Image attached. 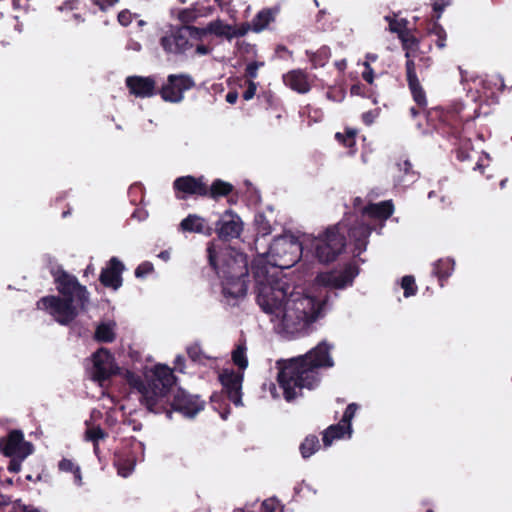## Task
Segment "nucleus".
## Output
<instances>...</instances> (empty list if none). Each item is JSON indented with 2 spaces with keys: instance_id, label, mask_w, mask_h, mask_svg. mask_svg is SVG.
<instances>
[{
  "instance_id": "f257e3e1",
  "label": "nucleus",
  "mask_w": 512,
  "mask_h": 512,
  "mask_svg": "<svg viewBox=\"0 0 512 512\" xmlns=\"http://www.w3.org/2000/svg\"><path fill=\"white\" fill-rule=\"evenodd\" d=\"M127 378L141 393V403L155 414H165L171 419L173 412H178L186 418H193L205 408L206 402L200 395L191 394L181 387L175 388L177 377L165 364H156L146 382L131 372Z\"/></svg>"
},
{
  "instance_id": "f03ea898",
  "label": "nucleus",
  "mask_w": 512,
  "mask_h": 512,
  "mask_svg": "<svg viewBox=\"0 0 512 512\" xmlns=\"http://www.w3.org/2000/svg\"><path fill=\"white\" fill-rule=\"evenodd\" d=\"M289 289L288 283L283 287L264 286L256 300L263 312L280 319L286 332L294 333L314 322L322 307L315 297L299 292L289 294Z\"/></svg>"
},
{
  "instance_id": "7ed1b4c3",
  "label": "nucleus",
  "mask_w": 512,
  "mask_h": 512,
  "mask_svg": "<svg viewBox=\"0 0 512 512\" xmlns=\"http://www.w3.org/2000/svg\"><path fill=\"white\" fill-rule=\"evenodd\" d=\"M333 346L323 340L304 355L278 361L277 382L286 401L302 396V390H313L321 382L320 369L331 368L334 360L330 354Z\"/></svg>"
},
{
  "instance_id": "20e7f679",
  "label": "nucleus",
  "mask_w": 512,
  "mask_h": 512,
  "mask_svg": "<svg viewBox=\"0 0 512 512\" xmlns=\"http://www.w3.org/2000/svg\"><path fill=\"white\" fill-rule=\"evenodd\" d=\"M52 276L60 296L48 295L36 302V308L50 314L60 325L71 324L85 311L89 303V292L86 286L79 283L76 276L61 267L52 271Z\"/></svg>"
},
{
  "instance_id": "39448f33",
  "label": "nucleus",
  "mask_w": 512,
  "mask_h": 512,
  "mask_svg": "<svg viewBox=\"0 0 512 512\" xmlns=\"http://www.w3.org/2000/svg\"><path fill=\"white\" fill-rule=\"evenodd\" d=\"M463 106L453 105L449 108L440 106L433 107L427 112V123L438 133L449 139L456 146V158L463 162L469 159L471 150V141L463 137L464 120L461 115Z\"/></svg>"
},
{
  "instance_id": "423d86ee",
  "label": "nucleus",
  "mask_w": 512,
  "mask_h": 512,
  "mask_svg": "<svg viewBox=\"0 0 512 512\" xmlns=\"http://www.w3.org/2000/svg\"><path fill=\"white\" fill-rule=\"evenodd\" d=\"M206 251L209 266L214 270L219 278L249 277L248 259L246 254L232 248L231 246H226L217 250V247L212 242L208 243Z\"/></svg>"
},
{
  "instance_id": "0eeeda50",
  "label": "nucleus",
  "mask_w": 512,
  "mask_h": 512,
  "mask_svg": "<svg viewBox=\"0 0 512 512\" xmlns=\"http://www.w3.org/2000/svg\"><path fill=\"white\" fill-rule=\"evenodd\" d=\"M315 257L320 263L334 262L346 247V226L344 221L329 226L313 241Z\"/></svg>"
},
{
  "instance_id": "6e6552de",
  "label": "nucleus",
  "mask_w": 512,
  "mask_h": 512,
  "mask_svg": "<svg viewBox=\"0 0 512 512\" xmlns=\"http://www.w3.org/2000/svg\"><path fill=\"white\" fill-rule=\"evenodd\" d=\"M402 49L405 51V72L406 81L413 100L423 106L425 104V91L420 83L419 76L416 75V61L413 57H418L420 51V40L412 34L411 29L405 32L400 38Z\"/></svg>"
},
{
  "instance_id": "1a4fd4ad",
  "label": "nucleus",
  "mask_w": 512,
  "mask_h": 512,
  "mask_svg": "<svg viewBox=\"0 0 512 512\" xmlns=\"http://www.w3.org/2000/svg\"><path fill=\"white\" fill-rule=\"evenodd\" d=\"M302 243L293 235H282L273 240L268 255L273 266L288 269L302 256Z\"/></svg>"
},
{
  "instance_id": "9d476101",
  "label": "nucleus",
  "mask_w": 512,
  "mask_h": 512,
  "mask_svg": "<svg viewBox=\"0 0 512 512\" xmlns=\"http://www.w3.org/2000/svg\"><path fill=\"white\" fill-rule=\"evenodd\" d=\"M33 452L34 445L24 439V434L21 430H11L4 437V456L10 458L7 466V470L10 473L20 472L22 462Z\"/></svg>"
},
{
  "instance_id": "9b49d317",
  "label": "nucleus",
  "mask_w": 512,
  "mask_h": 512,
  "mask_svg": "<svg viewBox=\"0 0 512 512\" xmlns=\"http://www.w3.org/2000/svg\"><path fill=\"white\" fill-rule=\"evenodd\" d=\"M120 373L114 356L106 348H99L92 354L91 379L104 386L113 376Z\"/></svg>"
},
{
  "instance_id": "f8f14e48",
  "label": "nucleus",
  "mask_w": 512,
  "mask_h": 512,
  "mask_svg": "<svg viewBox=\"0 0 512 512\" xmlns=\"http://www.w3.org/2000/svg\"><path fill=\"white\" fill-rule=\"evenodd\" d=\"M195 86L194 79L188 74H170L166 82L158 89V94L163 101L179 103L184 98V93Z\"/></svg>"
},
{
  "instance_id": "ddd939ff",
  "label": "nucleus",
  "mask_w": 512,
  "mask_h": 512,
  "mask_svg": "<svg viewBox=\"0 0 512 512\" xmlns=\"http://www.w3.org/2000/svg\"><path fill=\"white\" fill-rule=\"evenodd\" d=\"M243 231V221L240 216L228 209L224 211L215 223V232L222 241L239 238Z\"/></svg>"
},
{
  "instance_id": "4468645a",
  "label": "nucleus",
  "mask_w": 512,
  "mask_h": 512,
  "mask_svg": "<svg viewBox=\"0 0 512 512\" xmlns=\"http://www.w3.org/2000/svg\"><path fill=\"white\" fill-rule=\"evenodd\" d=\"M173 190L178 200H186L189 196L206 197L204 176L192 175L177 177L173 182Z\"/></svg>"
},
{
  "instance_id": "2eb2a0df",
  "label": "nucleus",
  "mask_w": 512,
  "mask_h": 512,
  "mask_svg": "<svg viewBox=\"0 0 512 512\" xmlns=\"http://www.w3.org/2000/svg\"><path fill=\"white\" fill-rule=\"evenodd\" d=\"M359 274V267L355 263H347L340 271H330L319 276L320 283L329 288L344 289L352 286Z\"/></svg>"
},
{
  "instance_id": "dca6fc26",
  "label": "nucleus",
  "mask_w": 512,
  "mask_h": 512,
  "mask_svg": "<svg viewBox=\"0 0 512 512\" xmlns=\"http://www.w3.org/2000/svg\"><path fill=\"white\" fill-rule=\"evenodd\" d=\"M357 409L358 405L356 403H350L346 407L340 422L330 425L324 430L322 440L325 447L330 446L334 440L343 438L345 434H348L349 436L351 435V421L354 418Z\"/></svg>"
},
{
  "instance_id": "f3484780",
  "label": "nucleus",
  "mask_w": 512,
  "mask_h": 512,
  "mask_svg": "<svg viewBox=\"0 0 512 512\" xmlns=\"http://www.w3.org/2000/svg\"><path fill=\"white\" fill-rule=\"evenodd\" d=\"M243 373L225 369L219 375V381L223 386L228 399L235 405H242Z\"/></svg>"
},
{
  "instance_id": "a211bd4d",
  "label": "nucleus",
  "mask_w": 512,
  "mask_h": 512,
  "mask_svg": "<svg viewBox=\"0 0 512 512\" xmlns=\"http://www.w3.org/2000/svg\"><path fill=\"white\" fill-rule=\"evenodd\" d=\"M125 84L130 94L138 98H150L158 94L156 80L153 76H128Z\"/></svg>"
},
{
  "instance_id": "6ab92c4d",
  "label": "nucleus",
  "mask_w": 512,
  "mask_h": 512,
  "mask_svg": "<svg viewBox=\"0 0 512 512\" xmlns=\"http://www.w3.org/2000/svg\"><path fill=\"white\" fill-rule=\"evenodd\" d=\"M125 269L124 264L117 258L112 257L107 266L101 270L99 281L107 288L117 290L122 286V273Z\"/></svg>"
},
{
  "instance_id": "aec40b11",
  "label": "nucleus",
  "mask_w": 512,
  "mask_h": 512,
  "mask_svg": "<svg viewBox=\"0 0 512 512\" xmlns=\"http://www.w3.org/2000/svg\"><path fill=\"white\" fill-rule=\"evenodd\" d=\"M344 225L346 226V233L349 239L354 244V251L357 255L361 254L366 250L372 228L368 224L358 220H355L351 225L344 222Z\"/></svg>"
},
{
  "instance_id": "412c9836",
  "label": "nucleus",
  "mask_w": 512,
  "mask_h": 512,
  "mask_svg": "<svg viewBox=\"0 0 512 512\" xmlns=\"http://www.w3.org/2000/svg\"><path fill=\"white\" fill-rule=\"evenodd\" d=\"M136 454L130 444L124 445L114 454V466L117 468V472L122 477L129 476L136 465Z\"/></svg>"
},
{
  "instance_id": "4be33fe9",
  "label": "nucleus",
  "mask_w": 512,
  "mask_h": 512,
  "mask_svg": "<svg viewBox=\"0 0 512 512\" xmlns=\"http://www.w3.org/2000/svg\"><path fill=\"white\" fill-rule=\"evenodd\" d=\"M174 31L176 38L177 54H182L188 50L192 45L190 39L201 40L205 36V32L198 27L184 25Z\"/></svg>"
},
{
  "instance_id": "5701e85b",
  "label": "nucleus",
  "mask_w": 512,
  "mask_h": 512,
  "mask_svg": "<svg viewBox=\"0 0 512 512\" xmlns=\"http://www.w3.org/2000/svg\"><path fill=\"white\" fill-rule=\"evenodd\" d=\"M282 80L285 86L299 94H306L311 90L309 75L305 70H290L283 74Z\"/></svg>"
},
{
  "instance_id": "b1692460",
  "label": "nucleus",
  "mask_w": 512,
  "mask_h": 512,
  "mask_svg": "<svg viewBox=\"0 0 512 512\" xmlns=\"http://www.w3.org/2000/svg\"><path fill=\"white\" fill-rule=\"evenodd\" d=\"M220 279L222 280V293L225 298L237 299L246 295L249 282L248 277Z\"/></svg>"
},
{
  "instance_id": "393cba45",
  "label": "nucleus",
  "mask_w": 512,
  "mask_h": 512,
  "mask_svg": "<svg viewBox=\"0 0 512 512\" xmlns=\"http://www.w3.org/2000/svg\"><path fill=\"white\" fill-rule=\"evenodd\" d=\"M394 212V205L391 200L379 203H370L361 209L363 216H368L376 220H386Z\"/></svg>"
},
{
  "instance_id": "a878e982",
  "label": "nucleus",
  "mask_w": 512,
  "mask_h": 512,
  "mask_svg": "<svg viewBox=\"0 0 512 512\" xmlns=\"http://www.w3.org/2000/svg\"><path fill=\"white\" fill-rule=\"evenodd\" d=\"M179 226L183 232L205 235H211L212 232V228L207 224L206 220L197 214H189L180 222Z\"/></svg>"
},
{
  "instance_id": "bb28decb",
  "label": "nucleus",
  "mask_w": 512,
  "mask_h": 512,
  "mask_svg": "<svg viewBox=\"0 0 512 512\" xmlns=\"http://www.w3.org/2000/svg\"><path fill=\"white\" fill-rule=\"evenodd\" d=\"M252 273L257 282V296L260 294L261 289L264 286H271L275 288L277 285H281L282 287L286 285V281L282 279H274L269 276L268 268L266 265H259L254 263L252 265Z\"/></svg>"
},
{
  "instance_id": "cd10ccee",
  "label": "nucleus",
  "mask_w": 512,
  "mask_h": 512,
  "mask_svg": "<svg viewBox=\"0 0 512 512\" xmlns=\"http://www.w3.org/2000/svg\"><path fill=\"white\" fill-rule=\"evenodd\" d=\"M201 29L205 32V35H207L209 33V34L216 35L218 37L225 36L228 39H230L234 36H243L246 33V29L239 30L238 32L234 31L233 33H231L232 26H230L228 24H224L220 20L212 21L208 24V26L206 28H201Z\"/></svg>"
},
{
  "instance_id": "c85d7f7f",
  "label": "nucleus",
  "mask_w": 512,
  "mask_h": 512,
  "mask_svg": "<svg viewBox=\"0 0 512 512\" xmlns=\"http://www.w3.org/2000/svg\"><path fill=\"white\" fill-rule=\"evenodd\" d=\"M234 186L221 179H215L210 186L206 184V197L218 201L221 197L229 196Z\"/></svg>"
},
{
  "instance_id": "c756f323",
  "label": "nucleus",
  "mask_w": 512,
  "mask_h": 512,
  "mask_svg": "<svg viewBox=\"0 0 512 512\" xmlns=\"http://www.w3.org/2000/svg\"><path fill=\"white\" fill-rule=\"evenodd\" d=\"M277 10L265 8L259 11L251 21V29L259 33L263 31L268 25L275 20Z\"/></svg>"
},
{
  "instance_id": "7c9ffc66",
  "label": "nucleus",
  "mask_w": 512,
  "mask_h": 512,
  "mask_svg": "<svg viewBox=\"0 0 512 512\" xmlns=\"http://www.w3.org/2000/svg\"><path fill=\"white\" fill-rule=\"evenodd\" d=\"M454 260L450 258H442L433 264V274L438 278L440 285L452 274L454 270Z\"/></svg>"
},
{
  "instance_id": "2f4dec72",
  "label": "nucleus",
  "mask_w": 512,
  "mask_h": 512,
  "mask_svg": "<svg viewBox=\"0 0 512 512\" xmlns=\"http://www.w3.org/2000/svg\"><path fill=\"white\" fill-rule=\"evenodd\" d=\"M356 136H357V130L346 127L344 132H337L335 134V139L344 147L349 149V154L354 155L357 152L356 147Z\"/></svg>"
},
{
  "instance_id": "473e14b6",
  "label": "nucleus",
  "mask_w": 512,
  "mask_h": 512,
  "mask_svg": "<svg viewBox=\"0 0 512 512\" xmlns=\"http://www.w3.org/2000/svg\"><path fill=\"white\" fill-rule=\"evenodd\" d=\"M384 20L388 23V30L391 33L397 34L398 39L410 30L408 27L409 21L406 18L398 19V15L395 13L386 15Z\"/></svg>"
},
{
  "instance_id": "72a5a7b5",
  "label": "nucleus",
  "mask_w": 512,
  "mask_h": 512,
  "mask_svg": "<svg viewBox=\"0 0 512 512\" xmlns=\"http://www.w3.org/2000/svg\"><path fill=\"white\" fill-rule=\"evenodd\" d=\"M350 94L352 96H360L363 98L371 99L373 104L378 103V93L375 90L374 86L369 85L368 87L365 84L358 82L350 87Z\"/></svg>"
},
{
  "instance_id": "f704fd0d",
  "label": "nucleus",
  "mask_w": 512,
  "mask_h": 512,
  "mask_svg": "<svg viewBox=\"0 0 512 512\" xmlns=\"http://www.w3.org/2000/svg\"><path fill=\"white\" fill-rule=\"evenodd\" d=\"M427 33L437 37L435 44L439 49L446 46L447 33L445 29L438 23V20L431 19L427 25Z\"/></svg>"
},
{
  "instance_id": "c9c22d12",
  "label": "nucleus",
  "mask_w": 512,
  "mask_h": 512,
  "mask_svg": "<svg viewBox=\"0 0 512 512\" xmlns=\"http://www.w3.org/2000/svg\"><path fill=\"white\" fill-rule=\"evenodd\" d=\"M114 323H101L95 330V339L101 343H112L115 338Z\"/></svg>"
},
{
  "instance_id": "e433bc0d",
  "label": "nucleus",
  "mask_w": 512,
  "mask_h": 512,
  "mask_svg": "<svg viewBox=\"0 0 512 512\" xmlns=\"http://www.w3.org/2000/svg\"><path fill=\"white\" fill-rule=\"evenodd\" d=\"M331 57V49L324 45L316 52L309 54V60L313 68L324 67Z\"/></svg>"
},
{
  "instance_id": "4c0bfd02",
  "label": "nucleus",
  "mask_w": 512,
  "mask_h": 512,
  "mask_svg": "<svg viewBox=\"0 0 512 512\" xmlns=\"http://www.w3.org/2000/svg\"><path fill=\"white\" fill-rule=\"evenodd\" d=\"M396 165L399 172L402 173L403 181L414 182L417 179L418 173L414 170L413 165L409 159L400 157Z\"/></svg>"
},
{
  "instance_id": "58836bf2",
  "label": "nucleus",
  "mask_w": 512,
  "mask_h": 512,
  "mask_svg": "<svg viewBox=\"0 0 512 512\" xmlns=\"http://www.w3.org/2000/svg\"><path fill=\"white\" fill-rule=\"evenodd\" d=\"M320 448L319 439L316 435H308L301 443L299 449L303 458H309Z\"/></svg>"
},
{
  "instance_id": "ea45409f",
  "label": "nucleus",
  "mask_w": 512,
  "mask_h": 512,
  "mask_svg": "<svg viewBox=\"0 0 512 512\" xmlns=\"http://www.w3.org/2000/svg\"><path fill=\"white\" fill-rule=\"evenodd\" d=\"M246 351L247 347L245 343L238 344L232 351V361L234 365H236L239 370H241L242 373L248 366Z\"/></svg>"
},
{
  "instance_id": "a19ab883",
  "label": "nucleus",
  "mask_w": 512,
  "mask_h": 512,
  "mask_svg": "<svg viewBox=\"0 0 512 512\" xmlns=\"http://www.w3.org/2000/svg\"><path fill=\"white\" fill-rule=\"evenodd\" d=\"M413 59H417L416 63V75L418 76V72L422 78L425 80V74L430 69L433 64V59L430 56L425 55L423 52L418 54V57H413Z\"/></svg>"
},
{
  "instance_id": "79ce46f5",
  "label": "nucleus",
  "mask_w": 512,
  "mask_h": 512,
  "mask_svg": "<svg viewBox=\"0 0 512 512\" xmlns=\"http://www.w3.org/2000/svg\"><path fill=\"white\" fill-rule=\"evenodd\" d=\"M401 287L404 290V297L408 298L416 295L417 293V285L415 282V278L412 275H405L401 279Z\"/></svg>"
},
{
  "instance_id": "37998d69",
  "label": "nucleus",
  "mask_w": 512,
  "mask_h": 512,
  "mask_svg": "<svg viewBox=\"0 0 512 512\" xmlns=\"http://www.w3.org/2000/svg\"><path fill=\"white\" fill-rule=\"evenodd\" d=\"M255 225L257 234L261 236H267L272 232V226L263 214H258L255 217Z\"/></svg>"
},
{
  "instance_id": "c03bdc74",
  "label": "nucleus",
  "mask_w": 512,
  "mask_h": 512,
  "mask_svg": "<svg viewBox=\"0 0 512 512\" xmlns=\"http://www.w3.org/2000/svg\"><path fill=\"white\" fill-rule=\"evenodd\" d=\"M264 66V61H252L248 63L244 70L246 81H254V79L258 77V70Z\"/></svg>"
},
{
  "instance_id": "a18cd8bd",
  "label": "nucleus",
  "mask_w": 512,
  "mask_h": 512,
  "mask_svg": "<svg viewBox=\"0 0 512 512\" xmlns=\"http://www.w3.org/2000/svg\"><path fill=\"white\" fill-rule=\"evenodd\" d=\"M107 436V432L100 426H92L85 431V439L91 442H98L99 440L105 439Z\"/></svg>"
},
{
  "instance_id": "49530a36",
  "label": "nucleus",
  "mask_w": 512,
  "mask_h": 512,
  "mask_svg": "<svg viewBox=\"0 0 512 512\" xmlns=\"http://www.w3.org/2000/svg\"><path fill=\"white\" fill-rule=\"evenodd\" d=\"M160 44L167 53L177 54L176 38L174 31L160 39Z\"/></svg>"
},
{
  "instance_id": "de8ad7c7",
  "label": "nucleus",
  "mask_w": 512,
  "mask_h": 512,
  "mask_svg": "<svg viewBox=\"0 0 512 512\" xmlns=\"http://www.w3.org/2000/svg\"><path fill=\"white\" fill-rule=\"evenodd\" d=\"M433 15L431 19L439 20L446 7L450 6L452 0H431Z\"/></svg>"
},
{
  "instance_id": "09e8293b",
  "label": "nucleus",
  "mask_w": 512,
  "mask_h": 512,
  "mask_svg": "<svg viewBox=\"0 0 512 512\" xmlns=\"http://www.w3.org/2000/svg\"><path fill=\"white\" fill-rule=\"evenodd\" d=\"M187 354L191 361L195 363L203 364V359L206 357L203 354V351L198 344H193L187 348Z\"/></svg>"
},
{
  "instance_id": "8fccbe9b",
  "label": "nucleus",
  "mask_w": 512,
  "mask_h": 512,
  "mask_svg": "<svg viewBox=\"0 0 512 512\" xmlns=\"http://www.w3.org/2000/svg\"><path fill=\"white\" fill-rule=\"evenodd\" d=\"M154 271V266L149 261H144L140 263L135 269V277L136 278H144L145 276L151 274Z\"/></svg>"
},
{
  "instance_id": "3c124183",
  "label": "nucleus",
  "mask_w": 512,
  "mask_h": 512,
  "mask_svg": "<svg viewBox=\"0 0 512 512\" xmlns=\"http://www.w3.org/2000/svg\"><path fill=\"white\" fill-rule=\"evenodd\" d=\"M280 506L276 498H268L262 502L260 512H277Z\"/></svg>"
},
{
  "instance_id": "603ef678",
  "label": "nucleus",
  "mask_w": 512,
  "mask_h": 512,
  "mask_svg": "<svg viewBox=\"0 0 512 512\" xmlns=\"http://www.w3.org/2000/svg\"><path fill=\"white\" fill-rule=\"evenodd\" d=\"M364 70L361 73L362 79L370 86H374V69L368 63H363Z\"/></svg>"
},
{
  "instance_id": "864d4df0",
  "label": "nucleus",
  "mask_w": 512,
  "mask_h": 512,
  "mask_svg": "<svg viewBox=\"0 0 512 512\" xmlns=\"http://www.w3.org/2000/svg\"><path fill=\"white\" fill-rule=\"evenodd\" d=\"M414 102L416 103V107H411L409 112H410V115L413 119H415L417 116H419L421 113H424L425 114V117L427 118V112L429 111V109H427V97L425 96V104L423 106H421L420 104H418L415 100ZM432 108H430L431 110Z\"/></svg>"
},
{
  "instance_id": "5fc2aeb1",
  "label": "nucleus",
  "mask_w": 512,
  "mask_h": 512,
  "mask_svg": "<svg viewBox=\"0 0 512 512\" xmlns=\"http://www.w3.org/2000/svg\"><path fill=\"white\" fill-rule=\"evenodd\" d=\"M77 464L71 459L63 458L58 463V469L62 472L72 473Z\"/></svg>"
},
{
  "instance_id": "6e6d98bb",
  "label": "nucleus",
  "mask_w": 512,
  "mask_h": 512,
  "mask_svg": "<svg viewBox=\"0 0 512 512\" xmlns=\"http://www.w3.org/2000/svg\"><path fill=\"white\" fill-rule=\"evenodd\" d=\"M246 85V90L243 92L242 96L244 100L249 101L256 94L257 84L254 81H246Z\"/></svg>"
},
{
  "instance_id": "4d7b16f0",
  "label": "nucleus",
  "mask_w": 512,
  "mask_h": 512,
  "mask_svg": "<svg viewBox=\"0 0 512 512\" xmlns=\"http://www.w3.org/2000/svg\"><path fill=\"white\" fill-rule=\"evenodd\" d=\"M117 19L122 26L127 27L132 22V13L127 9L122 10L119 12Z\"/></svg>"
},
{
  "instance_id": "13d9d810",
  "label": "nucleus",
  "mask_w": 512,
  "mask_h": 512,
  "mask_svg": "<svg viewBox=\"0 0 512 512\" xmlns=\"http://www.w3.org/2000/svg\"><path fill=\"white\" fill-rule=\"evenodd\" d=\"M378 115H379V110L378 109L364 112L362 114V121L366 125H371Z\"/></svg>"
},
{
  "instance_id": "bf43d9fd",
  "label": "nucleus",
  "mask_w": 512,
  "mask_h": 512,
  "mask_svg": "<svg viewBox=\"0 0 512 512\" xmlns=\"http://www.w3.org/2000/svg\"><path fill=\"white\" fill-rule=\"evenodd\" d=\"M119 0H92V4L98 6L101 11H106L114 6Z\"/></svg>"
},
{
  "instance_id": "052dcab7",
  "label": "nucleus",
  "mask_w": 512,
  "mask_h": 512,
  "mask_svg": "<svg viewBox=\"0 0 512 512\" xmlns=\"http://www.w3.org/2000/svg\"><path fill=\"white\" fill-rule=\"evenodd\" d=\"M275 53L278 55V57L282 58L283 54H288L289 56L292 55V51H290L286 46L280 44L277 45L275 48Z\"/></svg>"
},
{
  "instance_id": "680f3d73",
  "label": "nucleus",
  "mask_w": 512,
  "mask_h": 512,
  "mask_svg": "<svg viewBox=\"0 0 512 512\" xmlns=\"http://www.w3.org/2000/svg\"><path fill=\"white\" fill-rule=\"evenodd\" d=\"M72 474L74 477V483L78 486L82 485V474L79 465H77V467L73 470Z\"/></svg>"
},
{
  "instance_id": "e2e57ef3",
  "label": "nucleus",
  "mask_w": 512,
  "mask_h": 512,
  "mask_svg": "<svg viewBox=\"0 0 512 512\" xmlns=\"http://www.w3.org/2000/svg\"><path fill=\"white\" fill-rule=\"evenodd\" d=\"M225 99L229 104H235L238 99V92L237 91H229L226 94Z\"/></svg>"
},
{
  "instance_id": "0e129e2a",
  "label": "nucleus",
  "mask_w": 512,
  "mask_h": 512,
  "mask_svg": "<svg viewBox=\"0 0 512 512\" xmlns=\"http://www.w3.org/2000/svg\"><path fill=\"white\" fill-rule=\"evenodd\" d=\"M175 366L179 370V372L183 373L185 368V359L183 356L179 355L175 359Z\"/></svg>"
},
{
  "instance_id": "69168bd1",
  "label": "nucleus",
  "mask_w": 512,
  "mask_h": 512,
  "mask_svg": "<svg viewBox=\"0 0 512 512\" xmlns=\"http://www.w3.org/2000/svg\"><path fill=\"white\" fill-rule=\"evenodd\" d=\"M13 479L10 477H7L2 471H0V484L3 486H12L13 485Z\"/></svg>"
},
{
  "instance_id": "338daca9",
  "label": "nucleus",
  "mask_w": 512,
  "mask_h": 512,
  "mask_svg": "<svg viewBox=\"0 0 512 512\" xmlns=\"http://www.w3.org/2000/svg\"><path fill=\"white\" fill-rule=\"evenodd\" d=\"M334 66L337 68L339 72L343 73L347 68V61L346 59L337 60L335 61Z\"/></svg>"
},
{
  "instance_id": "774afa93",
  "label": "nucleus",
  "mask_w": 512,
  "mask_h": 512,
  "mask_svg": "<svg viewBox=\"0 0 512 512\" xmlns=\"http://www.w3.org/2000/svg\"><path fill=\"white\" fill-rule=\"evenodd\" d=\"M19 508L22 509L23 512H41L40 509L32 506V505H19Z\"/></svg>"
}]
</instances>
